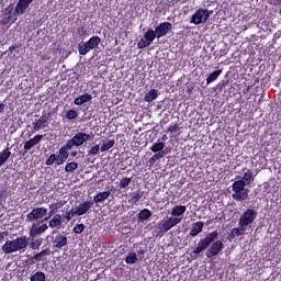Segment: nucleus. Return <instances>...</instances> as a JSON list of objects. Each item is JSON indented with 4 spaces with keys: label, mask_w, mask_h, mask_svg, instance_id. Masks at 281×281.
Instances as JSON below:
<instances>
[{
    "label": "nucleus",
    "mask_w": 281,
    "mask_h": 281,
    "mask_svg": "<svg viewBox=\"0 0 281 281\" xmlns=\"http://www.w3.org/2000/svg\"><path fill=\"white\" fill-rule=\"evenodd\" d=\"M27 245H30L27 236H20L12 240H7L2 245L3 254H15V251H25L27 249Z\"/></svg>",
    "instance_id": "obj_1"
},
{
    "label": "nucleus",
    "mask_w": 281,
    "mask_h": 281,
    "mask_svg": "<svg viewBox=\"0 0 281 281\" xmlns=\"http://www.w3.org/2000/svg\"><path fill=\"white\" fill-rule=\"evenodd\" d=\"M245 180H237L232 184V191L234 192L232 194V198L235 201H247L249 199V189H245Z\"/></svg>",
    "instance_id": "obj_2"
},
{
    "label": "nucleus",
    "mask_w": 281,
    "mask_h": 281,
    "mask_svg": "<svg viewBox=\"0 0 281 281\" xmlns=\"http://www.w3.org/2000/svg\"><path fill=\"white\" fill-rule=\"evenodd\" d=\"M218 238V231H213L209 233L204 238H201L198 243V246L193 249V254L195 256H200V254H203L214 240Z\"/></svg>",
    "instance_id": "obj_3"
},
{
    "label": "nucleus",
    "mask_w": 281,
    "mask_h": 281,
    "mask_svg": "<svg viewBox=\"0 0 281 281\" xmlns=\"http://www.w3.org/2000/svg\"><path fill=\"white\" fill-rule=\"evenodd\" d=\"M93 137H95L93 132H91L90 134H87L85 132H79L75 134L72 138L68 139L67 143L71 148H74V146H76L77 148H80V146H83L86 142H89V139Z\"/></svg>",
    "instance_id": "obj_4"
},
{
    "label": "nucleus",
    "mask_w": 281,
    "mask_h": 281,
    "mask_svg": "<svg viewBox=\"0 0 281 281\" xmlns=\"http://www.w3.org/2000/svg\"><path fill=\"white\" fill-rule=\"evenodd\" d=\"M258 218V212L254 209H247L239 217V227H247Z\"/></svg>",
    "instance_id": "obj_5"
},
{
    "label": "nucleus",
    "mask_w": 281,
    "mask_h": 281,
    "mask_svg": "<svg viewBox=\"0 0 281 281\" xmlns=\"http://www.w3.org/2000/svg\"><path fill=\"white\" fill-rule=\"evenodd\" d=\"M210 14H212V11L207 9H198L191 16L190 23H193V25H201V23H205L207 19H210Z\"/></svg>",
    "instance_id": "obj_6"
},
{
    "label": "nucleus",
    "mask_w": 281,
    "mask_h": 281,
    "mask_svg": "<svg viewBox=\"0 0 281 281\" xmlns=\"http://www.w3.org/2000/svg\"><path fill=\"white\" fill-rule=\"evenodd\" d=\"M47 215V207L41 206L33 209L27 215L26 221L32 223L34 221H41Z\"/></svg>",
    "instance_id": "obj_7"
},
{
    "label": "nucleus",
    "mask_w": 281,
    "mask_h": 281,
    "mask_svg": "<svg viewBox=\"0 0 281 281\" xmlns=\"http://www.w3.org/2000/svg\"><path fill=\"white\" fill-rule=\"evenodd\" d=\"M223 251V241L216 240L211 244L209 249L205 252L206 258H214Z\"/></svg>",
    "instance_id": "obj_8"
},
{
    "label": "nucleus",
    "mask_w": 281,
    "mask_h": 281,
    "mask_svg": "<svg viewBox=\"0 0 281 281\" xmlns=\"http://www.w3.org/2000/svg\"><path fill=\"white\" fill-rule=\"evenodd\" d=\"M48 229L49 226L47 224H42L40 226L37 224H32L29 231V236L30 238H38V236L45 234Z\"/></svg>",
    "instance_id": "obj_9"
},
{
    "label": "nucleus",
    "mask_w": 281,
    "mask_h": 281,
    "mask_svg": "<svg viewBox=\"0 0 281 281\" xmlns=\"http://www.w3.org/2000/svg\"><path fill=\"white\" fill-rule=\"evenodd\" d=\"M155 32L157 38H162V36H166L172 32V23L161 22L158 26H156Z\"/></svg>",
    "instance_id": "obj_10"
},
{
    "label": "nucleus",
    "mask_w": 281,
    "mask_h": 281,
    "mask_svg": "<svg viewBox=\"0 0 281 281\" xmlns=\"http://www.w3.org/2000/svg\"><path fill=\"white\" fill-rule=\"evenodd\" d=\"M71 148L68 143L60 147L59 154L57 155L58 166H63L65 161L69 159V150H71Z\"/></svg>",
    "instance_id": "obj_11"
},
{
    "label": "nucleus",
    "mask_w": 281,
    "mask_h": 281,
    "mask_svg": "<svg viewBox=\"0 0 281 281\" xmlns=\"http://www.w3.org/2000/svg\"><path fill=\"white\" fill-rule=\"evenodd\" d=\"M91 207H93V201L80 202L75 207L77 216H85V214H87V212H89V210H91Z\"/></svg>",
    "instance_id": "obj_12"
},
{
    "label": "nucleus",
    "mask_w": 281,
    "mask_h": 281,
    "mask_svg": "<svg viewBox=\"0 0 281 281\" xmlns=\"http://www.w3.org/2000/svg\"><path fill=\"white\" fill-rule=\"evenodd\" d=\"M52 245L55 249H63L67 245V236L58 233L55 237H52Z\"/></svg>",
    "instance_id": "obj_13"
},
{
    "label": "nucleus",
    "mask_w": 281,
    "mask_h": 281,
    "mask_svg": "<svg viewBox=\"0 0 281 281\" xmlns=\"http://www.w3.org/2000/svg\"><path fill=\"white\" fill-rule=\"evenodd\" d=\"M34 0H19L14 9V14H16L18 16L21 14H25V11L30 8V4Z\"/></svg>",
    "instance_id": "obj_14"
},
{
    "label": "nucleus",
    "mask_w": 281,
    "mask_h": 281,
    "mask_svg": "<svg viewBox=\"0 0 281 281\" xmlns=\"http://www.w3.org/2000/svg\"><path fill=\"white\" fill-rule=\"evenodd\" d=\"M43 142V134H37L33 138H30L24 143V150L29 153V150L33 149L34 146H38Z\"/></svg>",
    "instance_id": "obj_15"
},
{
    "label": "nucleus",
    "mask_w": 281,
    "mask_h": 281,
    "mask_svg": "<svg viewBox=\"0 0 281 281\" xmlns=\"http://www.w3.org/2000/svg\"><path fill=\"white\" fill-rule=\"evenodd\" d=\"M49 115H42L36 122L33 123V133H37L41 128H47Z\"/></svg>",
    "instance_id": "obj_16"
},
{
    "label": "nucleus",
    "mask_w": 281,
    "mask_h": 281,
    "mask_svg": "<svg viewBox=\"0 0 281 281\" xmlns=\"http://www.w3.org/2000/svg\"><path fill=\"white\" fill-rule=\"evenodd\" d=\"M158 232L156 234V238H161V236H164L167 232H170V224L168 222V220H161L158 223Z\"/></svg>",
    "instance_id": "obj_17"
},
{
    "label": "nucleus",
    "mask_w": 281,
    "mask_h": 281,
    "mask_svg": "<svg viewBox=\"0 0 281 281\" xmlns=\"http://www.w3.org/2000/svg\"><path fill=\"white\" fill-rule=\"evenodd\" d=\"M47 226L50 227V229H60V227H63V215L55 214V216L49 220Z\"/></svg>",
    "instance_id": "obj_18"
},
{
    "label": "nucleus",
    "mask_w": 281,
    "mask_h": 281,
    "mask_svg": "<svg viewBox=\"0 0 281 281\" xmlns=\"http://www.w3.org/2000/svg\"><path fill=\"white\" fill-rule=\"evenodd\" d=\"M204 225L205 224L201 221L193 223L189 236H192V238H194L198 234H201V232H203Z\"/></svg>",
    "instance_id": "obj_19"
},
{
    "label": "nucleus",
    "mask_w": 281,
    "mask_h": 281,
    "mask_svg": "<svg viewBox=\"0 0 281 281\" xmlns=\"http://www.w3.org/2000/svg\"><path fill=\"white\" fill-rule=\"evenodd\" d=\"M91 100H93V97H91V94H89V93H85V94L76 98L74 101V104H76V106H82V104H85L87 102H91Z\"/></svg>",
    "instance_id": "obj_20"
},
{
    "label": "nucleus",
    "mask_w": 281,
    "mask_h": 281,
    "mask_svg": "<svg viewBox=\"0 0 281 281\" xmlns=\"http://www.w3.org/2000/svg\"><path fill=\"white\" fill-rule=\"evenodd\" d=\"M46 256H52V249L45 248L42 251L35 254L33 257V260H35L36 262H41V261L45 260Z\"/></svg>",
    "instance_id": "obj_21"
},
{
    "label": "nucleus",
    "mask_w": 281,
    "mask_h": 281,
    "mask_svg": "<svg viewBox=\"0 0 281 281\" xmlns=\"http://www.w3.org/2000/svg\"><path fill=\"white\" fill-rule=\"evenodd\" d=\"M142 199H144V193L143 191L138 190L131 195V198L128 199V203L130 205H137V203L142 201Z\"/></svg>",
    "instance_id": "obj_22"
},
{
    "label": "nucleus",
    "mask_w": 281,
    "mask_h": 281,
    "mask_svg": "<svg viewBox=\"0 0 281 281\" xmlns=\"http://www.w3.org/2000/svg\"><path fill=\"white\" fill-rule=\"evenodd\" d=\"M109 196H111V191L98 193L97 195L93 196L92 203H104V201H106Z\"/></svg>",
    "instance_id": "obj_23"
},
{
    "label": "nucleus",
    "mask_w": 281,
    "mask_h": 281,
    "mask_svg": "<svg viewBox=\"0 0 281 281\" xmlns=\"http://www.w3.org/2000/svg\"><path fill=\"white\" fill-rule=\"evenodd\" d=\"M88 47L91 49H95L100 43H102V38L100 36H92L89 41L86 42Z\"/></svg>",
    "instance_id": "obj_24"
},
{
    "label": "nucleus",
    "mask_w": 281,
    "mask_h": 281,
    "mask_svg": "<svg viewBox=\"0 0 281 281\" xmlns=\"http://www.w3.org/2000/svg\"><path fill=\"white\" fill-rule=\"evenodd\" d=\"M255 179H256V175H254V171L247 170L244 173L241 181H244L246 183V186H251V183H254Z\"/></svg>",
    "instance_id": "obj_25"
},
{
    "label": "nucleus",
    "mask_w": 281,
    "mask_h": 281,
    "mask_svg": "<svg viewBox=\"0 0 281 281\" xmlns=\"http://www.w3.org/2000/svg\"><path fill=\"white\" fill-rule=\"evenodd\" d=\"M30 241V247L33 250L40 249L41 245H43V239L37 237H30L27 238Z\"/></svg>",
    "instance_id": "obj_26"
},
{
    "label": "nucleus",
    "mask_w": 281,
    "mask_h": 281,
    "mask_svg": "<svg viewBox=\"0 0 281 281\" xmlns=\"http://www.w3.org/2000/svg\"><path fill=\"white\" fill-rule=\"evenodd\" d=\"M186 205H176L171 210V216H183L186 214Z\"/></svg>",
    "instance_id": "obj_27"
},
{
    "label": "nucleus",
    "mask_w": 281,
    "mask_h": 281,
    "mask_svg": "<svg viewBox=\"0 0 281 281\" xmlns=\"http://www.w3.org/2000/svg\"><path fill=\"white\" fill-rule=\"evenodd\" d=\"M91 52V48H89V45L86 43H79L78 44V53L80 56H87Z\"/></svg>",
    "instance_id": "obj_28"
},
{
    "label": "nucleus",
    "mask_w": 281,
    "mask_h": 281,
    "mask_svg": "<svg viewBox=\"0 0 281 281\" xmlns=\"http://www.w3.org/2000/svg\"><path fill=\"white\" fill-rule=\"evenodd\" d=\"M159 95L157 89H151L149 92L145 94V102H154V100H157V97Z\"/></svg>",
    "instance_id": "obj_29"
},
{
    "label": "nucleus",
    "mask_w": 281,
    "mask_h": 281,
    "mask_svg": "<svg viewBox=\"0 0 281 281\" xmlns=\"http://www.w3.org/2000/svg\"><path fill=\"white\" fill-rule=\"evenodd\" d=\"M221 74H223L222 69L215 70L212 74H210L206 78V85H212V82L218 79V76H221Z\"/></svg>",
    "instance_id": "obj_30"
},
{
    "label": "nucleus",
    "mask_w": 281,
    "mask_h": 281,
    "mask_svg": "<svg viewBox=\"0 0 281 281\" xmlns=\"http://www.w3.org/2000/svg\"><path fill=\"white\" fill-rule=\"evenodd\" d=\"M164 148H166V143L161 142V139H158L157 143L150 147V150L151 153H161Z\"/></svg>",
    "instance_id": "obj_31"
},
{
    "label": "nucleus",
    "mask_w": 281,
    "mask_h": 281,
    "mask_svg": "<svg viewBox=\"0 0 281 281\" xmlns=\"http://www.w3.org/2000/svg\"><path fill=\"white\" fill-rule=\"evenodd\" d=\"M12 155V151L10 149H4L0 153V168L10 159V156Z\"/></svg>",
    "instance_id": "obj_32"
},
{
    "label": "nucleus",
    "mask_w": 281,
    "mask_h": 281,
    "mask_svg": "<svg viewBox=\"0 0 281 281\" xmlns=\"http://www.w3.org/2000/svg\"><path fill=\"white\" fill-rule=\"evenodd\" d=\"M115 146V140L110 139V140H103L102 146H101V153H106V150H111Z\"/></svg>",
    "instance_id": "obj_33"
},
{
    "label": "nucleus",
    "mask_w": 281,
    "mask_h": 281,
    "mask_svg": "<svg viewBox=\"0 0 281 281\" xmlns=\"http://www.w3.org/2000/svg\"><path fill=\"white\" fill-rule=\"evenodd\" d=\"M150 216H153V212H150V210H148V209H143L138 213L139 221H148V218H150Z\"/></svg>",
    "instance_id": "obj_34"
},
{
    "label": "nucleus",
    "mask_w": 281,
    "mask_h": 281,
    "mask_svg": "<svg viewBox=\"0 0 281 281\" xmlns=\"http://www.w3.org/2000/svg\"><path fill=\"white\" fill-rule=\"evenodd\" d=\"M144 38H146L149 42V44H153V41L157 38L156 31H153V29L147 30V32H145L144 34Z\"/></svg>",
    "instance_id": "obj_35"
},
{
    "label": "nucleus",
    "mask_w": 281,
    "mask_h": 281,
    "mask_svg": "<svg viewBox=\"0 0 281 281\" xmlns=\"http://www.w3.org/2000/svg\"><path fill=\"white\" fill-rule=\"evenodd\" d=\"M137 254L135 252H128V255L125 258L126 265H135V262H138Z\"/></svg>",
    "instance_id": "obj_36"
},
{
    "label": "nucleus",
    "mask_w": 281,
    "mask_h": 281,
    "mask_svg": "<svg viewBox=\"0 0 281 281\" xmlns=\"http://www.w3.org/2000/svg\"><path fill=\"white\" fill-rule=\"evenodd\" d=\"M132 182H133V178H127V177L122 178L120 183H119L120 190H126V188L128 186H131Z\"/></svg>",
    "instance_id": "obj_37"
},
{
    "label": "nucleus",
    "mask_w": 281,
    "mask_h": 281,
    "mask_svg": "<svg viewBox=\"0 0 281 281\" xmlns=\"http://www.w3.org/2000/svg\"><path fill=\"white\" fill-rule=\"evenodd\" d=\"M30 280L31 281H45L46 280L45 272L37 271L33 276H31Z\"/></svg>",
    "instance_id": "obj_38"
},
{
    "label": "nucleus",
    "mask_w": 281,
    "mask_h": 281,
    "mask_svg": "<svg viewBox=\"0 0 281 281\" xmlns=\"http://www.w3.org/2000/svg\"><path fill=\"white\" fill-rule=\"evenodd\" d=\"M12 14L5 13L4 16L0 20V25H9V23H13Z\"/></svg>",
    "instance_id": "obj_39"
},
{
    "label": "nucleus",
    "mask_w": 281,
    "mask_h": 281,
    "mask_svg": "<svg viewBox=\"0 0 281 281\" xmlns=\"http://www.w3.org/2000/svg\"><path fill=\"white\" fill-rule=\"evenodd\" d=\"M167 223H169V227L172 229V227L181 223V217H167Z\"/></svg>",
    "instance_id": "obj_40"
},
{
    "label": "nucleus",
    "mask_w": 281,
    "mask_h": 281,
    "mask_svg": "<svg viewBox=\"0 0 281 281\" xmlns=\"http://www.w3.org/2000/svg\"><path fill=\"white\" fill-rule=\"evenodd\" d=\"M46 166H54V164H56V166H58V156L55 154H52L47 159H46Z\"/></svg>",
    "instance_id": "obj_41"
},
{
    "label": "nucleus",
    "mask_w": 281,
    "mask_h": 281,
    "mask_svg": "<svg viewBox=\"0 0 281 281\" xmlns=\"http://www.w3.org/2000/svg\"><path fill=\"white\" fill-rule=\"evenodd\" d=\"M150 45H151L150 42L146 37L140 38L139 42L137 43L138 49H146V47Z\"/></svg>",
    "instance_id": "obj_42"
},
{
    "label": "nucleus",
    "mask_w": 281,
    "mask_h": 281,
    "mask_svg": "<svg viewBox=\"0 0 281 281\" xmlns=\"http://www.w3.org/2000/svg\"><path fill=\"white\" fill-rule=\"evenodd\" d=\"M101 150L100 145H94L90 148V150H88V155L89 157H95V155H99Z\"/></svg>",
    "instance_id": "obj_43"
},
{
    "label": "nucleus",
    "mask_w": 281,
    "mask_h": 281,
    "mask_svg": "<svg viewBox=\"0 0 281 281\" xmlns=\"http://www.w3.org/2000/svg\"><path fill=\"white\" fill-rule=\"evenodd\" d=\"M63 205H65V202L60 201V202H55L48 205L49 210H53L55 212H58L60 210V207H63Z\"/></svg>",
    "instance_id": "obj_44"
},
{
    "label": "nucleus",
    "mask_w": 281,
    "mask_h": 281,
    "mask_svg": "<svg viewBox=\"0 0 281 281\" xmlns=\"http://www.w3.org/2000/svg\"><path fill=\"white\" fill-rule=\"evenodd\" d=\"M74 170H78V162H69L65 167L66 172H74Z\"/></svg>",
    "instance_id": "obj_45"
},
{
    "label": "nucleus",
    "mask_w": 281,
    "mask_h": 281,
    "mask_svg": "<svg viewBox=\"0 0 281 281\" xmlns=\"http://www.w3.org/2000/svg\"><path fill=\"white\" fill-rule=\"evenodd\" d=\"M87 229V226L85 224H76L75 227L72 228L74 234H82Z\"/></svg>",
    "instance_id": "obj_46"
},
{
    "label": "nucleus",
    "mask_w": 281,
    "mask_h": 281,
    "mask_svg": "<svg viewBox=\"0 0 281 281\" xmlns=\"http://www.w3.org/2000/svg\"><path fill=\"white\" fill-rule=\"evenodd\" d=\"M246 229V226H239V228H234L233 233L235 234V237L245 236Z\"/></svg>",
    "instance_id": "obj_47"
},
{
    "label": "nucleus",
    "mask_w": 281,
    "mask_h": 281,
    "mask_svg": "<svg viewBox=\"0 0 281 281\" xmlns=\"http://www.w3.org/2000/svg\"><path fill=\"white\" fill-rule=\"evenodd\" d=\"M65 117L66 120H76V117H78V112H76V110H68Z\"/></svg>",
    "instance_id": "obj_48"
},
{
    "label": "nucleus",
    "mask_w": 281,
    "mask_h": 281,
    "mask_svg": "<svg viewBox=\"0 0 281 281\" xmlns=\"http://www.w3.org/2000/svg\"><path fill=\"white\" fill-rule=\"evenodd\" d=\"M181 128L179 127V123H172L168 126L167 133H178Z\"/></svg>",
    "instance_id": "obj_49"
},
{
    "label": "nucleus",
    "mask_w": 281,
    "mask_h": 281,
    "mask_svg": "<svg viewBox=\"0 0 281 281\" xmlns=\"http://www.w3.org/2000/svg\"><path fill=\"white\" fill-rule=\"evenodd\" d=\"M63 218H65L67 221V223H69V221H71V215L69 214V211H67L66 213H64L63 215Z\"/></svg>",
    "instance_id": "obj_50"
},
{
    "label": "nucleus",
    "mask_w": 281,
    "mask_h": 281,
    "mask_svg": "<svg viewBox=\"0 0 281 281\" xmlns=\"http://www.w3.org/2000/svg\"><path fill=\"white\" fill-rule=\"evenodd\" d=\"M68 213L70 214V218H74V216H78V213H76V207L70 209Z\"/></svg>",
    "instance_id": "obj_51"
},
{
    "label": "nucleus",
    "mask_w": 281,
    "mask_h": 281,
    "mask_svg": "<svg viewBox=\"0 0 281 281\" xmlns=\"http://www.w3.org/2000/svg\"><path fill=\"white\" fill-rule=\"evenodd\" d=\"M8 234H9L8 231L0 233V243H3V240H4L5 236H8Z\"/></svg>",
    "instance_id": "obj_52"
},
{
    "label": "nucleus",
    "mask_w": 281,
    "mask_h": 281,
    "mask_svg": "<svg viewBox=\"0 0 281 281\" xmlns=\"http://www.w3.org/2000/svg\"><path fill=\"white\" fill-rule=\"evenodd\" d=\"M56 214V212L54 210L50 209V211L48 212V216L44 218V221H49V218H52V216Z\"/></svg>",
    "instance_id": "obj_53"
},
{
    "label": "nucleus",
    "mask_w": 281,
    "mask_h": 281,
    "mask_svg": "<svg viewBox=\"0 0 281 281\" xmlns=\"http://www.w3.org/2000/svg\"><path fill=\"white\" fill-rule=\"evenodd\" d=\"M155 159H161V157H164V151H158L157 154L154 155Z\"/></svg>",
    "instance_id": "obj_54"
},
{
    "label": "nucleus",
    "mask_w": 281,
    "mask_h": 281,
    "mask_svg": "<svg viewBox=\"0 0 281 281\" xmlns=\"http://www.w3.org/2000/svg\"><path fill=\"white\" fill-rule=\"evenodd\" d=\"M149 164L150 166H155V164H157V158H155V156L149 158Z\"/></svg>",
    "instance_id": "obj_55"
},
{
    "label": "nucleus",
    "mask_w": 281,
    "mask_h": 281,
    "mask_svg": "<svg viewBox=\"0 0 281 281\" xmlns=\"http://www.w3.org/2000/svg\"><path fill=\"white\" fill-rule=\"evenodd\" d=\"M234 238H236V235L232 231V233L228 235L229 243H232V240H234Z\"/></svg>",
    "instance_id": "obj_56"
},
{
    "label": "nucleus",
    "mask_w": 281,
    "mask_h": 281,
    "mask_svg": "<svg viewBox=\"0 0 281 281\" xmlns=\"http://www.w3.org/2000/svg\"><path fill=\"white\" fill-rule=\"evenodd\" d=\"M158 139H160V142H166L168 139V135L165 134L161 136V138H158Z\"/></svg>",
    "instance_id": "obj_57"
},
{
    "label": "nucleus",
    "mask_w": 281,
    "mask_h": 281,
    "mask_svg": "<svg viewBox=\"0 0 281 281\" xmlns=\"http://www.w3.org/2000/svg\"><path fill=\"white\" fill-rule=\"evenodd\" d=\"M145 254H146V250H144V249L137 250V255H138V256H142V255H145Z\"/></svg>",
    "instance_id": "obj_58"
},
{
    "label": "nucleus",
    "mask_w": 281,
    "mask_h": 281,
    "mask_svg": "<svg viewBox=\"0 0 281 281\" xmlns=\"http://www.w3.org/2000/svg\"><path fill=\"white\" fill-rule=\"evenodd\" d=\"M5 109V104L0 103V113H3V110Z\"/></svg>",
    "instance_id": "obj_59"
},
{
    "label": "nucleus",
    "mask_w": 281,
    "mask_h": 281,
    "mask_svg": "<svg viewBox=\"0 0 281 281\" xmlns=\"http://www.w3.org/2000/svg\"><path fill=\"white\" fill-rule=\"evenodd\" d=\"M71 157H78V151H71Z\"/></svg>",
    "instance_id": "obj_60"
},
{
    "label": "nucleus",
    "mask_w": 281,
    "mask_h": 281,
    "mask_svg": "<svg viewBox=\"0 0 281 281\" xmlns=\"http://www.w3.org/2000/svg\"><path fill=\"white\" fill-rule=\"evenodd\" d=\"M162 122H165V124H168V117H167V119L165 117V119L162 120Z\"/></svg>",
    "instance_id": "obj_61"
},
{
    "label": "nucleus",
    "mask_w": 281,
    "mask_h": 281,
    "mask_svg": "<svg viewBox=\"0 0 281 281\" xmlns=\"http://www.w3.org/2000/svg\"><path fill=\"white\" fill-rule=\"evenodd\" d=\"M9 49H14V46H10V48Z\"/></svg>",
    "instance_id": "obj_62"
},
{
    "label": "nucleus",
    "mask_w": 281,
    "mask_h": 281,
    "mask_svg": "<svg viewBox=\"0 0 281 281\" xmlns=\"http://www.w3.org/2000/svg\"><path fill=\"white\" fill-rule=\"evenodd\" d=\"M274 38H279L278 34L274 35Z\"/></svg>",
    "instance_id": "obj_63"
},
{
    "label": "nucleus",
    "mask_w": 281,
    "mask_h": 281,
    "mask_svg": "<svg viewBox=\"0 0 281 281\" xmlns=\"http://www.w3.org/2000/svg\"><path fill=\"white\" fill-rule=\"evenodd\" d=\"M274 38H279L278 34L274 35Z\"/></svg>",
    "instance_id": "obj_64"
}]
</instances>
